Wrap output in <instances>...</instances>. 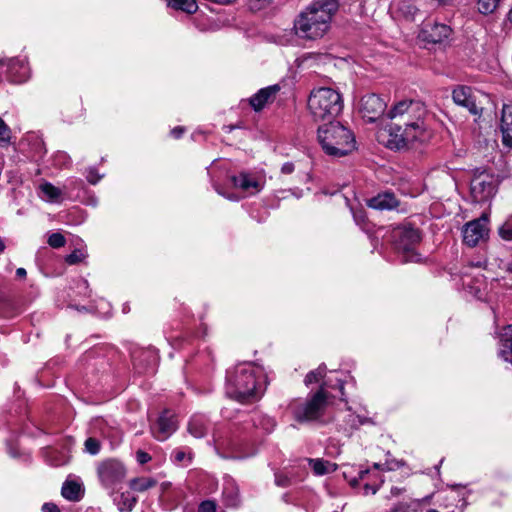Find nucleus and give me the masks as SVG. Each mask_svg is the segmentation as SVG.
Here are the masks:
<instances>
[{"instance_id": "obj_1", "label": "nucleus", "mask_w": 512, "mask_h": 512, "mask_svg": "<svg viewBox=\"0 0 512 512\" xmlns=\"http://www.w3.org/2000/svg\"><path fill=\"white\" fill-rule=\"evenodd\" d=\"M425 114V106L419 101L403 100L395 104L388 113L392 122L388 129L387 146L400 149L420 139L425 130Z\"/></svg>"}, {"instance_id": "obj_2", "label": "nucleus", "mask_w": 512, "mask_h": 512, "mask_svg": "<svg viewBox=\"0 0 512 512\" xmlns=\"http://www.w3.org/2000/svg\"><path fill=\"white\" fill-rule=\"evenodd\" d=\"M339 0H314L294 20V32L304 40H318L330 30Z\"/></svg>"}, {"instance_id": "obj_3", "label": "nucleus", "mask_w": 512, "mask_h": 512, "mask_svg": "<svg viewBox=\"0 0 512 512\" xmlns=\"http://www.w3.org/2000/svg\"><path fill=\"white\" fill-rule=\"evenodd\" d=\"M318 140L325 153L332 157L345 156L355 149L354 135L339 122L319 127Z\"/></svg>"}, {"instance_id": "obj_4", "label": "nucleus", "mask_w": 512, "mask_h": 512, "mask_svg": "<svg viewBox=\"0 0 512 512\" xmlns=\"http://www.w3.org/2000/svg\"><path fill=\"white\" fill-rule=\"evenodd\" d=\"M307 106L314 121H329L336 118L343 109L341 94L330 87L315 88L310 92Z\"/></svg>"}, {"instance_id": "obj_5", "label": "nucleus", "mask_w": 512, "mask_h": 512, "mask_svg": "<svg viewBox=\"0 0 512 512\" xmlns=\"http://www.w3.org/2000/svg\"><path fill=\"white\" fill-rule=\"evenodd\" d=\"M256 369L251 363H242L226 376V393L229 397L244 402L256 396Z\"/></svg>"}, {"instance_id": "obj_6", "label": "nucleus", "mask_w": 512, "mask_h": 512, "mask_svg": "<svg viewBox=\"0 0 512 512\" xmlns=\"http://www.w3.org/2000/svg\"><path fill=\"white\" fill-rule=\"evenodd\" d=\"M326 387H328V384L323 382L319 390L312 394L305 402L294 401L290 404L294 418L298 422L314 421L322 417L328 403Z\"/></svg>"}, {"instance_id": "obj_7", "label": "nucleus", "mask_w": 512, "mask_h": 512, "mask_svg": "<svg viewBox=\"0 0 512 512\" xmlns=\"http://www.w3.org/2000/svg\"><path fill=\"white\" fill-rule=\"evenodd\" d=\"M127 474L125 465L118 459L109 458L98 463L97 475L105 489L116 490Z\"/></svg>"}, {"instance_id": "obj_8", "label": "nucleus", "mask_w": 512, "mask_h": 512, "mask_svg": "<svg viewBox=\"0 0 512 512\" xmlns=\"http://www.w3.org/2000/svg\"><path fill=\"white\" fill-rule=\"evenodd\" d=\"M421 236L418 229L408 227L400 231L396 241V249L402 256L403 262H420L421 256L415 251V246L420 242Z\"/></svg>"}, {"instance_id": "obj_9", "label": "nucleus", "mask_w": 512, "mask_h": 512, "mask_svg": "<svg viewBox=\"0 0 512 512\" xmlns=\"http://www.w3.org/2000/svg\"><path fill=\"white\" fill-rule=\"evenodd\" d=\"M488 224L489 219L485 214L466 223L462 230L463 242L469 247H475L481 241H486L489 234Z\"/></svg>"}, {"instance_id": "obj_10", "label": "nucleus", "mask_w": 512, "mask_h": 512, "mask_svg": "<svg viewBox=\"0 0 512 512\" xmlns=\"http://www.w3.org/2000/svg\"><path fill=\"white\" fill-rule=\"evenodd\" d=\"M496 191L495 179L492 175L482 172L471 180V193L478 202L490 199Z\"/></svg>"}, {"instance_id": "obj_11", "label": "nucleus", "mask_w": 512, "mask_h": 512, "mask_svg": "<svg viewBox=\"0 0 512 512\" xmlns=\"http://www.w3.org/2000/svg\"><path fill=\"white\" fill-rule=\"evenodd\" d=\"M387 104L384 99L376 94H367L361 98L360 113L369 122H375L385 112Z\"/></svg>"}, {"instance_id": "obj_12", "label": "nucleus", "mask_w": 512, "mask_h": 512, "mask_svg": "<svg viewBox=\"0 0 512 512\" xmlns=\"http://www.w3.org/2000/svg\"><path fill=\"white\" fill-rule=\"evenodd\" d=\"M451 28L442 23H425L419 33V38L427 43H442L450 36Z\"/></svg>"}, {"instance_id": "obj_13", "label": "nucleus", "mask_w": 512, "mask_h": 512, "mask_svg": "<svg viewBox=\"0 0 512 512\" xmlns=\"http://www.w3.org/2000/svg\"><path fill=\"white\" fill-rule=\"evenodd\" d=\"M177 429V421L173 413L165 410L158 418L157 423L152 428V433L159 441L169 438Z\"/></svg>"}, {"instance_id": "obj_14", "label": "nucleus", "mask_w": 512, "mask_h": 512, "mask_svg": "<svg viewBox=\"0 0 512 512\" xmlns=\"http://www.w3.org/2000/svg\"><path fill=\"white\" fill-rule=\"evenodd\" d=\"M6 67V73L13 82H23L29 77V68L24 60L11 58L0 61V68Z\"/></svg>"}, {"instance_id": "obj_15", "label": "nucleus", "mask_w": 512, "mask_h": 512, "mask_svg": "<svg viewBox=\"0 0 512 512\" xmlns=\"http://www.w3.org/2000/svg\"><path fill=\"white\" fill-rule=\"evenodd\" d=\"M231 181L235 188H239L248 195L259 193L263 188V181L249 173L241 172L232 176Z\"/></svg>"}, {"instance_id": "obj_16", "label": "nucleus", "mask_w": 512, "mask_h": 512, "mask_svg": "<svg viewBox=\"0 0 512 512\" xmlns=\"http://www.w3.org/2000/svg\"><path fill=\"white\" fill-rule=\"evenodd\" d=\"M452 98L457 105L465 107L473 115H478L482 110L476 104L469 87L459 86L455 88L452 92Z\"/></svg>"}, {"instance_id": "obj_17", "label": "nucleus", "mask_w": 512, "mask_h": 512, "mask_svg": "<svg viewBox=\"0 0 512 512\" xmlns=\"http://www.w3.org/2000/svg\"><path fill=\"white\" fill-rule=\"evenodd\" d=\"M279 85H272L266 88L260 89L256 94H254L249 102L255 111H260L266 103L271 101L276 94L279 92Z\"/></svg>"}, {"instance_id": "obj_18", "label": "nucleus", "mask_w": 512, "mask_h": 512, "mask_svg": "<svg viewBox=\"0 0 512 512\" xmlns=\"http://www.w3.org/2000/svg\"><path fill=\"white\" fill-rule=\"evenodd\" d=\"M500 128L503 144L512 148V106L510 105H504L502 108Z\"/></svg>"}, {"instance_id": "obj_19", "label": "nucleus", "mask_w": 512, "mask_h": 512, "mask_svg": "<svg viewBox=\"0 0 512 512\" xmlns=\"http://www.w3.org/2000/svg\"><path fill=\"white\" fill-rule=\"evenodd\" d=\"M499 356L512 364V325H507L501 331Z\"/></svg>"}, {"instance_id": "obj_20", "label": "nucleus", "mask_w": 512, "mask_h": 512, "mask_svg": "<svg viewBox=\"0 0 512 512\" xmlns=\"http://www.w3.org/2000/svg\"><path fill=\"white\" fill-rule=\"evenodd\" d=\"M368 206L376 210H391L398 206V200L392 193H383L371 198Z\"/></svg>"}, {"instance_id": "obj_21", "label": "nucleus", "mask_w": 512, "mask_h": 512, "mask_svg": "<svg viewBox=\"0 0 512 512\" xmlns=\"http://www.w3.org/2000/svg\"><path fill=\"white\" fill-rule=\"evenodd\" d=\"M62 496L69 501H79L83 496L82 486L74 481L64 482L61 489Z\"/></svg>"}, {"instance_id": "obj_22", "label": "nucleus", "mask_w": 512, "mask_h": 512, "mask_svg": "<svg viewBox=\"0 0 512 512\" xmlns=\"http://www.w3.org/2000/svg\"><path fill=\"white\" fill-rule=\"evenodd\" d=\"M223 498L230 507H237L240 503L239 490L231 480L227 481L223 489Z\"/></svg>"}, {"instance_id": "obj_23", "label": "nucleus", "mask_w": 512, "mask_h": 512, "mask_svg": "<svg viewBox=\"0 0 512 512\" xmlns=\"http://www.w3.org/2000/svg\"><path fill=\"white\" fill-rule=\"evenodd\" d=\"M308 462L316 475L329 474L337 469L335 463L323 459H308Z\"/></svg>"}, {"instance_id": "obj_24", "label": "nucleus", "mask_w": 512, "mask_h": 512, "mask_svg": "<svg viewBox=\"0 0 512 512\" xmlns=\"http://www.w3.org/2000/svg\"><path fill=\"white\" fill-rule=\"evenodd\" d=\"M188 431L196 438L203 437L207 432L205 419L202 416H194L188 424Z\"/></svg>"}, {"instance_id": "obj_25", "label": "nucleus", "mask_w": 512, "mask_h": 512, "mask_svg": "<svg viewBox=\"0 0 512 512\" xmlns=\"http://www.w3.org/2000/svg\"><path fill=\"white\" fill-rule=\"evenodd\" d=\"M166 2L169 7L188 14H192L198 9V5L195 0H166Z\"/></svg>"}, {"instance_id": "obj_26", "label": "nucleus", "mask_w": 512, "mask_h": 512, "mask_svg": "<svg viewBox=\"0 0 512 512\" xmlns=\"http://www.w3.org/2000/svg\"><path fill=\"white\" fill-rule=\"evenodd\" d=\"M157 481L150 477H137L130 481L129 486L132 490L136 492H144L154 486H156Z\"/></svg>"}, {"instance_id": "obj_27", "label": "nucleus", "mask_w": 512, "mask_h": 512, "mask_svg": "<svg viewBox=\"0 0 512 512\" xmlns=\"http://www.w3.org/2000/svg\"><path fill=\"white\" fill-rule=\"evenodd\" d=\"M39 189L43 194V198L51 202L59 201L62 195V191L58 187L52 185L49 182L42 183L39 186Z\"/></svg>"}, {"instance_id": "obj_28", "label": "nucleus", "mask_w": 512, "mask_h": 512, "mask_svg": "<svg viewBox=\"0 0 512 512\" xmlns=\"http://www.w3.org/2000/svg\"><path fill=\"white\" fill-rule=\"evenodd\" d=\"M326 375V366L324 364L320 365L317 369L310 371L305 379L304 383L306 386H309L313 383H318L324 376Z\"/></svg>"}, {"instance_id": "obj_29", "label": "nucleus", "mask_w": 512, "mask_h": 512, "mask_svg": "<svg viewBox=\"0 0 512 512\" xmlns=\"http://www.w3.org/2000/svg\"><path fill=\"white\" fill-rule=\"evenodd\" d=\"M501 0H479L478 11L483 15L492 14L498 7Z\"/></svg>"}, {"instance_id": "obj_30", "label": "nucleus", "mask_w": 512, "mask_h": 512, "mask_svg": "<svg viewBox=\"0 0 512 512\" xmlns=\"http://www.w3.org/2000/svg\"><path fill=\"white\" fill-rule=\"evenodd\" d=\"M136 502L137 499L135 497H130L129 495L121 494L120 500L117 503L118 509L121 512H129L134 508Z\"/></svg>"}, {"instance_id": "obj_31", "label": "nucleus", "mask_w": 512, "mask_h": 512, "mask_svg": "<svg viewBox=\"0 0 512 512\" xmlns=\"http://www.w3.org/2000/svg\"><path fill=\"white\" fill-rule=\"evenodd\" d=\"M498 234L504 241H512V215L498 228Z\"/></svg>"}, {"instance_id": "obj_32", "label": "nucleus", "mask_w": 512, "mask_h": 512, "mask_svg": "<svg viewBox=\"0 0 512 512\" xmlns=\"http://www.w3.org/2000/svg\"><path fill=\"white\" fill-rule=\"evenodd\" d=\"M86 258V253L83 250L75 249L72 253L66 256L65 261L69 265H75L82 262Z\"/></svg>"}, {"instance_id": "obj_33", "label": "nucleus", "mask_w": 512, "mask_h": 512, "mask_svg": "<svg viewBox=\"0 0 512 512\" xmlns=\"http://www.w3.org/2000/svg\"><path fill=\"white\" fill-rule=\"evenodd\" d=\"M66 243L65 237L61 233H52L48 238V244L52 248H60L63 247Z\"/></svg>"}, {"instance_id": "obj_34", "label": "nucleus", "mask_w": 512, "mask_h": 512, "mask_svg": "<svg viewBox=\"0 0 512 512\" xmlns=\"http://www.w3.org/2000/svg\"><path fill=\"white\" fill-rule=\"evenodd\" d=\"M85 450L91 455H96L100 451V442L96 438H88L85 441Z\"/></svg>"}, {"instance_id": "obj_35", "label": "nucleus", "mask_w": 512, "mask_h": 512, "mask_svg": "<svg viewBox=\"0 0 512 512\" xmlns=\"http://www.w3.org/2000/svg\"><path fill=\"white\" fill-rule=\"evenodd\" d=\"M172 457L174 458V461L177 462V463H182L184 462L186 459H188V461L190 462L191 459H192V456L191 454H187L184 450H181V449H177L175 450L173 453H172Z\"/></svg>"}, {"instance_id": "obj_36", "label": "nucleus", "mask_w": 512, "mask_h": 512, "mask_svg": "<svg viewBox=\"0 0 512 512\" xmlns=\"http://www.w3.org/2000/svg\"><path fill=\"white\" fill-rule=\"evenodd\" d=\"M0 141L8 143L10 141V129L0 118Z\"/></svg>"}, {"instance_id": "obj_37", "label": "nucleus", "mask_w": 512, "mask_h": 512, "mask_svg": "<svg viewBox=\"0 0 512 512\" xmlns=\"http://www.w3.org/2000/svg\"><path fill=\"white\" fill-rule=\"evenodd\" d=\"M198 512H216V504L210 500L203 501L198 508Z\"/></svg>"}, {"instance_id": "obj_38", "label": "nucleus", "mask_w": 512, "mask_h": 512, "mask_svg": "<svg viewBox=\"0 0 512 512\" xmlns=\"http://www.w3.org/2000/svg\"><path fill=\"white\" fill-rule=\"evenodd\" d=\"M275 483L277 486L287 487L290 485V479L284 474L277 473L275 474Z\"/></svg>"}, {"instance_id": "obj_39", "label": "nucleus", "mask_w": 512, "mask_h": 512, "mask_svg": "<svg viewBox=\"0 0 512 512\" xmlns=\"http://www.w3.org/2000/svg\"><path fill=\"white\" fill-rule=\"evenodd\" d=\"M136 459L140 464L143 465L151 460V456L142 450H138L136 452Z\"/></svg>"}, {"instance_id": "obj_40", "label": "nucleus", "mask_w": 512, "mask_h": 512, "mask_svg": "<svg viewBox=\"0 0 512 512\" xmlns=\"http://www.w3.org/2000/svg\"><path fill=\"white\" fill-rule=\"evenodd\" d=\"M262 426L266 431H270L274 428L275 422L270 417H264L262 420Z\"/></svg>"}, {"instance_id": "obj_41", "label": "nucleus", "mask_w": 512, "mask_h": 512, "mask_svg": "<svg viewBox=\"0 0 512 512\" xmlns=\"http://www.w3.org/2000/svg\"><path fill=\"white\" fill-rule=\"evenodd\" d=\"M271 0H250L251 7L253 9H261L267 5Z\"/></svg>"}, {"instance_id": "obj_42", "label": "nucleus", "mask_w": 512, "mask_h": 512, "mask_svg": "<svg viewBox=\"0 0 512 512\" xmlns=\"http://www.w3.org/2000/svg\"><path fill=\"white\" fill-rule=\"evenodd\" d=\"M410 505L407 503H398L390 512H408Z\"/></svg>"}, {"instance_id": "obj_43", "label": "nucleus", "mask_w": 512, "mask_h": 512, "mask_svg": "<svg viewBox=\"0 0 512 512\" xmlns=\"http://www.w3.org/2000/svg\"><path fill=\"white\" fill-rule=\"evenodd\" d=\"M42 511L43 512H60L58 507L55 504H53V503H45L42 506Z\"/></svg>"}, {"instance_id": "obj_44", "label": "nucleus", "mask_w": 512, "mask_h": 512, "mask_svg": "<svg viewBox=\"0 0 512 512\" xmlns=\"http://www.w3.org/2000/svg\"><path fill=\"white\" fill-rule=\"evenodd\" d=\"M294 171V164L291 162L284 163L281 167L283 174H291Z\"/></svg>"}, {"instance_id": "obj_45", "label": "nucleus", "mask_w": 512, "mask_h": 512, "mask_svg": "<svg viewBox=\"0 0 512 512\" xmlns=\"http://www.w3.org/2000/svg\"><path fill=\"white\" fill-rule=\"evenodd\" d=\"M99 179L100 177L95 174L94 170L89 171V174L87 176L88 182H90L91 184H96Z\"/></svg>"}, {"instance_id": "obj_46", "label": "nucleus", "mask_w": 512, "mask_h": 512, "mask_svg": "<svg viewBox=\"0 0 512 512\" xmlns=\"http://www.w3.org/2000/svg\"><path fill=\"white\" fill-rule=\"evenodd\" d=\"M183 133H184V128L183 127H175L173 130H171L172 136L177 138V139L180 138Z\"/></svg>"}, {"instance_id": "obj_47", "label": "nucleus", "mask_w": 512, "mask_h": 512, "mask_svg": "<svg viewBox=\"0 0 512 512\" xmlns=\"http://www.w3.org/2000/svg\"><path fill=\"white\" fill-rule=\"evenodd\" d=\"M431 2L436 6H447L452 3V0H431Z\"/></svg>"}, {"instance_id": "obj_48", "label": "nucleus", "mask_w": 512, "mask_h": 512, "mask_svg": "<svg viewBox=\"0 0 512 512\" xmlns=\"http://www.w3.org/2000/svg\"><path fill=\"white\" fill-rule=\"evenodd\" d=\"M16 275L20 278H24L26 276V270L24 268H18L16 270Z\"/></svg>"}, {"instance_id": "obj_49", "label": "nucleus", "mask_w": 512, "mask_h": 512, "mask_svg": "<svg viewBox=\"0 0 512 512\" xmlns=\"http://www.w3.org/2000/svg\"><path fill=\"white\" fill-rule=\"evenodd\" d=\"M402 491H403V489H401V488H398V487H392V489H391V494H392L393 496H398L399 494H401V493H402Z\"/></svg>"}, {"instance_id": "obj_50", "label": "nucleus", "mask_w": 512, "mask_h": 512, "mask_svg": "<svg viewBox=\"0 0 512 512\" xmlns=\"http://www.w3.org/2000/svg\"><path fill=\"white\" fill-rule=\"evenodd\" d=\"M366 490H371L372 494H375L378 491V487L370 486L368 484L365 485Z\"/></svg>"}, {"instance_id": "obj_51", "label": "nucleus", "mask_w": 512, "mask_h": 512, "mask_svg": "<svg viewBox=\"0 0 512 512\" xmlns=\"http://www.w3.org/2000/svg\"><path fill=\"white\" fill-rule=\"evenodd\" d=\"M216 191H217V193H218V194H220V195H222V196H224V197H226V198H228V199H230V200H234V201H235V200H237V198H236V197L231 196V195H225V194H224V193H222L219 189H216Z\"/></svg>"}, {"instance_id": "obj_52", "label": "nucleus", "mask_w": 512, "mask_h": 512, "mask_svg": "<svg viewBox=\"0 0 512 512\" xmlns=\"http://www.w3.org/2000/svg\"><path fill=\"white\" fill-rule=\"evenodd\" d=\"M368 473V469L359 471V479L363 480Z\"/></svg>"}, {"instance_id": "obj_53", "label": "nucleus", "mask_w": 512, "mask_h": 512, "mask_svg": "<svg viewBox=\"0 0 512 512\" xmlns=\"http://www.w3.org/2000/svg\"><path fill=\"white\" fill-rule=\"evenodd\" d=\"M505 270L512 274V261L506 264Z\"/></svg>"}, {"instance_id": "obj_54", "label": "nucleus", "mask_w": 512, "mask_h": 512, "mask_svg": "<svg viewBox=\"0 0 512 512\" xmlns=\"http://www.w3.org/2000/svg\"><path fill=\"white\" fill-rule=\"evenodd\" d=\"M5 249V244L3 240L0 238V252H2Z\"/></svg>"}, {"instance_id": "obj_55", "label": "nucleus", "mask_w": 512, "mask_h": 512, "mask_svg": "<svg viewBox=\"0 0 512 512\" xmlns=\"http://www.w3.org/2000/svg\"><path fill=\"white\" fill-rule=\"evenodd\" d=\"M508 20L510 22H512V8L510 9L509 13H508Z\"/></svg>"}, {"instance_id": "obj_56", "label": "nucleus", "mask_w": 512, "mask_h": 512, "mask_svg": "<svg viewBox=\"0 0 512 512\" xmlns=\"http://www.w3.org/2000/svg\"><path fill=\"white\" fill-rule=\"evenodd\" d=\"M426 512H439V511L436 509L430 508V509L426 510Z\"/></svg>"}, {"instance_id": "obj_57", "label": "nucleus", "mask_w": 512, "mask_h": 512, "mask_svg": "<svg viewBox=\"0 0 512 512\" xmlns=\"http://www.w3.org/2000/svg\"><path fill=\"white\" fill-rule=\"evenodd\" d=\"M343 388H344V387H343V382H340L339 389H340V391H341L342 393H343Z\"/></svg>"}, {"instance_id": "obj_58", "label": "nucleus", "mask_w": 512, "mask_h": 512, "mask_svg": "<svg viewBox=\"0 0 512 512\" xmlns=\"http://www.w3.org/2000/svg\"><path fill=\"white\" fill-rule=\"evenodd\" d=\"M373 467H374V468H376V469H380L381 465H380V464H378V463H375V464L373 465Z\"/></svg>"}, {"instance_id": "obj_59", "label": "nucleus", "mask_w": 512, "mask_h": 512, "mask_svg": "<svg viewBox=\"0 0 512 512\" xmlns=\"http://www.w3.org/2000/svg\"><path fill=\"white\" fill-rule=\"evenodd\" d=\"M57 157H58V158H62V157H63V158H65L66 156H65V154H63V153H60L59 155H57Z\"/></svg>"}]
</instances>
